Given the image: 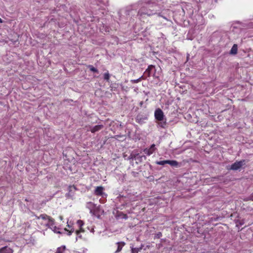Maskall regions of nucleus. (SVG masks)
Segmentation results:
<instances>
[{"label":"nucleus","mask_w":253,"mask_h":253,"mask_svg":"<svg viewBox=\"0 0 253 253\" xmlns=\"http://www.w3.org/2000/svg\"><path fill=\"white\" fill-rule=\"evenodd\" d=\"M35 218L37 224L41 228H48L54 233H61L59 229L55 225L54 220L47 215L42 214L40 216L35 215Z\"/></svg>","instance_id":"nucleus-1"},{"label":"nucleus","mask_w":253,"mask_h":253,"mask_svg":"<svg viewBox=\"0 0 253 253\" xmlns=\"http://www.w3.org/2000/svg\"><path fill=\"white\" fill-rule=\"evenodd\" d=\"M245 160H242L240 161H236L233 164L230 168V169L237 170L239 169L243 166L245 165Z\"/></svg>","instance_id":"nucleus-2"},{"label":"nucleus","mask_w":253,"mask_h":253,"mask_svg":"<svg viewBox=\"0 0 253 253\" xmlns=\"http://www.w3.org/2000/svg\"><path fill=\"white\" fill-rule=\"evenodd\" d=\"M154 115L155 119L158 121H162L164 119V113L160 108H158L155 110Z\"/></svg>","instance_id":"nucleus-3"},{"label":"nucleus","mask_w":253,"mask_h":253,"mask_svg":"<svg viewBox=\"0 0 253 253\" xmlns=\"http://www.w3.org/2000/svg\"><path fill=\"white\" fill-rule=\"evenodd\" d=\"M77 224L78 226H79V227L80 228V229L76 230V233L78 237L81 238V236L80 235V233L81 232H84V230L82 228V226H83L84 223L83 221H82L81 220H78L77 221Z\"/></svg>","instance_id":"nucleus-4"},{"label":"nucleus","mask_w":253,"mask_h":253,"mask_svg":"<svg viewBox=\"0 0 253 253\" xmlns=\"http://www.w3.org/2000/svg\"><path fill=\"white\" fill-rule=\"evenodd\" d=\"M156 150V148L155 147V144H152L151 145L149 148H146L144 150V152L148 156H150Z\"/></svg>","instance_id":"nucleus-5"},{"label":"nucleus","mask_w":253,"mask_h":253,"mask_svg":"<svg viewBox=\"0 0 253 253\" xmlns=\"http://www.w3.org/2000/svg\"><path fill=\"white\" fill-rule=\"evenodd\" d=\"M103 127V125H96L93 127H90L89 129L88 130L90 131L92 133H94L97 132L100 130H101Z\"/></svg>","instance_id":"nucleus-6"},{"label":"nucleus","mask_w":253,"mask_h":253,"mask_svg":"<svg viewBox=\"0 0 253 253\" xmlns=\"http://www.w3.org/2000/svg\"><path fill=\"white\" fill-rule=\"evenodd\" d=\"M104 188L102 186H98L95 188L94 193L96 195L103 196Z\"/></svg>","instance_id":"nucleus-7"},{"label":"nucleus","mask_w":253,"mask_h":253,"mask_svg":"<svg viewBox=\"0 0 253 253\" xmlns=\"http://www.w3.org/2000/svg\"><path fill=\"white\" fill-rule=\"evenodd\" d=\"M69 193L66 194L68 197H72L73 196L74 192L76 191V187L74 186H70L68 187Z\"/></svg>","instance_id":"nucleus-8"},{"label":"nucleus","mask_w":253,"mask_h":253,"mask_svg":"<svg viewBox=\"0 0 253 253\" xmlns=\"http://www.w3.org/2000/svg\"><path fill=\"white\" fill-rule=\"evenodd\" d=\"M13 252L12 249L6 246L0 249V253H13Z\"/></svg>","instance_id":"nucleus-9"},{"label":"nucleus","mask_w":253,"mask_h":253,"mask_svg":"<svg viewBox=\"0 0 253 253\" xmlns=\"http://www.w3.org/2000/svg\"><path fill=\"white\" fill-rule=\"evenodd\" d=\"M166 164H169L171 166L176 168L179 166L178 163L175 160H166Z\"/></svg>","instance_id":"nucleus-10"},{"label":"nucleus","mask_w":253,"mask_h":253,"mask_svg":"<svg viewBox=\"0 0 253 253\" xmlns=\"http://www.w3.org/2000/svg\"><path fill=\"white\" fill-rule=\"evenodd\" d=\"M67 226L70 229V230H68L67 229L65 228L64 230L65 231L68 232V233H67L68 235L70 236L72 234V233L74 231V229L72 227V225L71 224V223L70 222L69 223L68 222V221H67Z\"/></svg>","instance_id":"nucleus-11"},{"label":"nucleus","mask_w":253,"mask_h":253,"mask_svg":"<svg viewBox=\"0 0 253 253\" xmlns=\"http://www.w3.org/2000/svg\"><path fill=\"white\" fill-rule=\"evenodd\" d=\"M237 51H238V46L236 44H234L230 51V54H232V55H235L237 53Z\"/></svg>","instance_id":"nucleus-12"},{"label":"nucleus","mask_w":253,"mask_h":253,"mask_svg":"<svg viewBox=\"0 0 253 253\" xmlns=\"http://www.w3.org/2000/svg\"><path fill=\"white\" fill-rule=\"evenodd\" d=\"M151 71H156L155 66L153 65H150L148 66V68L146 69L145 71L146 74H148V76H150V72Z\"/></svg>","instance_id":"nucleus-13"},{"label":"nucleus","mask_w":253,"mask_h":253,"mask_svg":"<svg viewBox=\"0 0 253 253\" xmlns=\"http://www.w3.org/2000/svg\"><path fill=\"white\" fill-rule=\"evenodd\" d=\"M117 244L118 246V248L117 250L115 252V253H118L120 252L122 250L123 246L125 245V243L124 242H118L117 243Z\"/></svg>","instance_id":"nucleus-14"},{"label":"nucleus","mask_w":253,"mask_h":253,"mask_svg":"<svg viewBox=\"0 0 253 253\" xmlns=\"http://www.w3.org/2000/svg\"><path fill=\"white\" fill-rule=\"evenodd\" d=\"M141 248H132L131 249V253H138L141 250Z\"/></svg>","instance_id":"nucleus-15"},{"label":"nucleus","mask_w":253,"mask_h":253,"mask_svg":"<svg viewBox=\"0 0 253 253\" xmlns=\"http://www.w3.org/2000/svg\"><path fill=\"white\" fill-rule=\"evenodd\" d=\"M109 78H110V74L108 73V72H107L104 74V79L105 80L108 81L109 80Z\"/></svg>","instance_id":"nucleus-16"},{"label":"nucleus","mask_w":253,"mask_h":253,"mask_svg":"<svg viewBox=\"0 0 253 253\" xmlns=\"http://www.w3.org/2000/svg\"><path fill=\"white\" fill-rule=\"evenodd\" d=\"M143 76H141V77H140L139 79H136V80H131V82L132 83H137L141 81V79L142 78Z\"/></svg>","instance_id":"nucleus-17"},{"label":"nucleus","mask_w":253,"mask_h":253,"mask_svg":"<svg viewBox=\"0 0 253 253\" xmlns=\"http://www.w3.org/2000/svg\"><path fill=\"white\" fill-rule=\"evenodd\" d=\"M156 163L157 165L163 166V165H165L166 164V160L160 161H157L156 162Z\"/></svg>","instance_id":"nucleus-18"},{"label":"nucleus","mask_w":253,"mask_h":253,"mask_svg":"<svg viewBox=\"0 0 253 253\" xmlns=\"http://www.w3.org/2000/svg\"><path fill=\"white\" fill-rule=\"evenodd\" d=\"M89 69H90V70L93 72H97L98 70H97L96 68H94V67H93L92 66H89Z\"/></svg>","instance_id":"nucleus-19"},{"label":"nucleus","mask_w":253,"mask_h":253,"mask_svg":"<svg viewBox=\"0 0 253 253\" xmlns=\"http://www.w3.org/2000/svg\"><path fill=\"white\" fill-rule=\"evenodd\" d=\"M65 249V247L64 246L62 248H59L57 249V250L55 253H61V250H64Z\"/></svg>","instance_id":"nucleus-20"},{"label":"nucleus","mask_w":253,"mask_h":253,"mask_svg":"<svg viewBox=\"0 0 253 253\" xmlns=\"http://www.w3.org/2000/svg\"><path fill=\"white\" fill-rule=\"evenodd\" d=\"M159 125L161 127L164 128V127H165V126H166V122H161L159 124Z\"/></svg>","instance_id":"nucleus-21"},{"label":"nucleus","mask_w":253,"mask_h":253,"mask_svg":"<svg viewBox=\"0 0 253 253\" xmlns=\"http://www.w3.org/2000/svg\"><path fill=\"white\" fill-rule=\"evenodd\" d=\"M142 11V9L138 11V14H140V15H142L143 14H145ZM145 14H148V13H146Z\"/></svg>","instance_id":"nucleus-22"},{"label":"nucleus","mask_w":253,"mask_h":253,"mask_svg":"<svg viewBox=\"0 0 253 253\" xmlns=\"http://www.w3.org/2000/svg\"><path fill=\"white\" fill-rule=\"evenodd\" d=\"M2 20L0 18V23H2Z\"/></svg>","instance_id":"nucleus-23"},{"label":"nucleus","mask_w":253,"mask_h":253,"mask_svg":"<svg viewBox=\"0 0 253 253\" xmlns=\"http://www.w3.org/2000/svg\"><path fill=\"white\" fill-rule=\"evenodd\" d=\"M91 204H92L91 203H87V206H89V205H91Z\"/></svg>","instance_id":"nucleus-24"},{"label":"nucleus","mask_w":253,"mask_h":253,"mask_svg":"<svg viewBox=\"0 0 253 253\" xmlns=\"http://www.w3.org/2000/svg\"><path fill=\"white\" fill-rule=\"evenodd\" d=\"M60 219L61 220H62L63 217H62V216H60Z\"/></svg>","instance_id":"nucleus-25"},{"label":"nucleus","mask_w":253,"mask_h":253,"mask_svg":"<svg viewBox=\"0 0 253 253\" xmlns=\"http://www.w3.org/2000/svg\"><path fill=\"white\" fill-rule=\"evenodd\" d=\"M62 251H63V250H61V253H62Z\"/></svg>","instance_id":"nucleus-26"}]
</instances>
